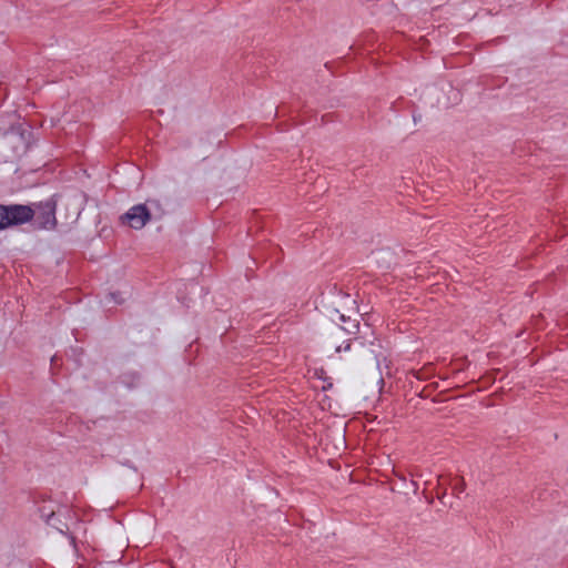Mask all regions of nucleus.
Segmentation results:
<instances>
[{"mask_svg": "<svg viewBox=\"0 0 568 568\" xmlns=\"http://www.w3.org/2000/svg\"><path fill=\"white\" fill-rule=\"evenodd\" d=\"M151 220V212L145 204L133 205L121 216L123 224L134 230H141Z\"/></svg>", "mask_w": 568, "mask_h": 568, "instance_id": "3", "label": "nucleus"}, {"mask_svg": "<svg viewBox=\"0 0 568 568\" xmlns=\"http://www.w3.org/2000/svg\"><path fill=\"white\" fill-rule=\"evenodd\" d=\"M452 488H453V491L456 496H459V494L464 493L465 489H466V483L463 478L460 477H455L452 483Z\"/></svg>", "mask_w": 568, "mask_h": 568, "instance_id": "7", "label": "nucleus"}, {"mask_svg": "<svg viewBox=\"0 0 568 568\" xmlns=\"http://www.w3.org/2000/svg\"><path fill=\"white\" fill-rule=\"evenodd\" d=\"M335 312L338 317V321L343 323V325L339 326V329L346 332L349 335H355L358 333L359 321L357 318L345 316L344 314H341L338 311Z\"/></svg>", "mask_w": 568, "mask_h": 568, "instance_id": "4", "label": "nucleus"}, {"mask_svg": "<svg viewBox=\"0 0 568 568\" xmlns=\"http://www.w3.org/2000/svg\"><path fill=\"white\" fill-rule=\"evenodd\" d=\"M40 516L44 521L58 529L59 531L63 532V528L68 529L67 524L62 523L58 517L54 510H50V513H44V509H40Z\"/></svg>", "mask_w": 568, "mask_h": 568, "instance_id": "5", "label": "nucleus"}, {"mask_svg": "<svg viewBox=\"0 0 568 568\" xmlns=\"http://www.w3.org/2000/svg\"><path fill=\"white\" fill-rule=\"evenodd\" d=\"M332 385H333V384H332V383H329L327 386H323V389L325 390V389H327V388L332 387Z\"/></svg>", "mask_w": 568, "mask_h": 568, "instance_id": "13", "label": "nucleus"}, {"mask_svg": "<svg viewBox=\"0 0 568 568\" xmlns=\"http://www.w3.org/2000/svg\"><path fill=\"white\" fill-rule=\"evenodd\" d=\"M30 212L23 204H0V231L26 224Z\"/></svg>", "mask_w": 568, "mask_h": 568, "instance_id": "2", "label": "nucleus"}, {"mask_svg": "<svg viewBox=\"0 0 568 568\" xmlns=\"http://www.w3.org/2000/svg\"><path fill=\"white\" fill-rule=\"evenodd\" d=\"M120 378L121 383L124 384L128 388H133L138 386L140 381V376L138 373L123 374Z\"/></svg>", "mask_w": 568, "mask_h": 568, "instance_id": "6", "label": "nucleus"}, {"mask_svg": "<svg viewBox=\"0 0 568 568\" xmlns=\"http://www.w3.org/2000/svg\"><path fill=\"white\" fill-rule=\"evenodd\" d=\"M110 297L116 304H122L124 302V298L122 297V294L120 292H112V293H110Z\"/></svg>", "mask_w": 568, "mask_h": 568, "instance_id": "9", "label": "nucleus"}, {"mask_svg": "<svg viewBox=\"0 0 568 568\" xmlns=\"http://www.w3.org/2000/svg\"><path fill=\"white\" fill-rule=\"evenodd\" d=\"M72 544H75V538L71 537Z\"/></svg>", "mask_w": 568, "mask_h": 568, "instance_id": "15", "label": "nucleus"}, {"mask_svg": "<svg viewBox=\"0 0 568 568\" xmlns=\"http://www.w3.org/2000/svg\"><path fill=\"white\" fill-rule=\"evenodd\" d=\"M351 345H352L351 344V339H348L347 343L344 346H342V345L337 346L336 347V352L341 353L342 351H349L351 349Z\"/></svg>", "mask_w": 568, "mask_h": 568, "instance_id": "10", "label": "nucleus"}, {"mask_svg": "<svg viewBox=\"0 0 568 568\" xmlns=\"http://www.w3.org/2000/svg\"><path fill=\"white\" fill-rule=\"evenodd\" d=\"M416 377L418 379H425L426 378V376L422 373V371L417 372Z\"/></svg>", "mask_w": 568, "mask_h": 568, "instance_id": "11", "label": "nucleus"}, {"mask_svg": "<svg viewBox=\"0 0 568 568\" xmlns=\"http://www.w3.org/2000/svg\"><path fill=\"white\" fill-rule=\"evenodd\" d=\"M427 43V38L420 37L417 40L414 39V44L416 45L417 49L424 50Z\"/></svg>", "mask_w": 568, "mask_h": 568, "instance_id": "8", "label": "nucleus"}, {"mask_svg": "<svg viewBox=\"0 0 568 568\" xmlns=\"http://www.w3.org/2000/svg\"><path fill=\"white\" fill-rule=\"evenodd\" d=\"M58 197V194H53L44 201L24 205L31 211L27 223L32 221L36 230H54L58 224L55 217Z\"/></svg>", "mask_w": 568, "mask_h": 568, "instance_id": "1", "label": "nucleus"}, {"mask_svg": "<svg viewBox=\"0 0 568 568\" xmlns=\"http://www.w3.org/2000/svg\"><path fill=\"white\" fill-rule=\"evenodd\" d=\"M150 204H156V201H149Z\"/></svg>", "mask_w": 568, "mask_h": 568, "instance_id": "14", "label": "nucleus"}, {"mask_svg": "<svg viewBox=\"0 0 568 568\" xmlns=\"http://www.w3.org/2000/svg\"><path fill=\"white\" fill-rule=\"evenodd\" d=\"M40 509H44V513H50L51 509H48L45 506L41 507Z\"/></svg>", "mask_w": 568, "mask_h": 568, "instance_id": "12", "label": "nucleus"}]
</instances>
